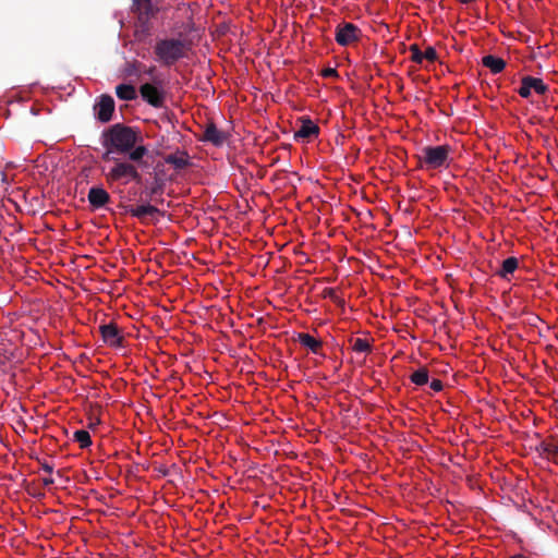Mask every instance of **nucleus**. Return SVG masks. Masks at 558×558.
Wrapping results in <instances>:
<instances>
[{"label":"nucleus","instance_id":"f257e3e1","mask_svg":"<svg viewBox=\"0 0 558 558\" xmlns=\"http://www.w3.org/2000/svg\"><path fill=\"white\" fill-rule=\"evenodd\" d=\"M142 141V136L131 126L117 123L112 125L106 133L105 145L108 147L107 157L111 151L128 154L130 161L136 162L138 167L146 166L143 157L148 150L144 145H137Z\"/></svg>","mask_w":558,"mask_h":558},{"label":"nucleus","instance_id":"f03ea898","mask_svg":"<svg viewBox=\"0 0 558 558\" xmlns=\"http://www.w3.org/2000/svg\"><path fill=\"white\" fill-rule=\"evenodd\" d=\"M186 44L178 38H163L156 41L154 53L162 65L171 66L185 56Z\"/></svg>","mask_w":558,"mask_h":558},{"label":"nucleus","instance_id":"7ed1b4c3","mask_svg":"<svg viewBox=\"0 0 558 558\" xmlns=\"http://www.w3.org/2000/svg\"><path fill=\"white\" fill-rule=\"evenodd\" d=\"M451 148L448 145L425 146L418 155L420 167L432 170L448 168L450 163L449 153Z\"/></svg>","mask_w":558,"mask_h":558},{"label":"nucleus","instance_id":"20e7f679","mask_svg":"<svg viewBox=\"0 0 558 558\" xmlns=\"http://www.w3.org/2000/svg\"><path fill=\"white\" fill-rule=\"evenodd\" d=\"M114 165L106 174L108 182H118L125 180L124 183H128V180H133L136 183L142 182V175L137 170V163L130 161L128 157L123 160L113 158Z\"/></svg>","mask_w":558,"mask_h":558},{"label":"nucleus","instance_id":"39448f33","mask_svg":"<svg viewBox=\"0 0 558 558\" xmlns=\"http://www.w3.org/2000/svg\"><path fill=\"white\" fill-rule=\"evenodd\" d=\"M362 37V31L353 23H342L336 27L335 39L340 46H349Z\"/></svg>","mask_w":558,"mask_h":558},{"label":"nucleus","instance_id":"423d86ee","mask_svg":"<svg viewBox=\"0 0 558 558\" xmlns=\"http://www.w3.org/2000/svg\"><path fill=\"white\" fill-rule=\"evenodd\" d=\"M549 90V86L542 78L525 75L521 78V85L517 88V93L522 98H530L532 92L537 95H545Z\"/></svg>","mask_w":558,"mask_h":558},{"label":"nucleus","instance_id":"0eeeda50","mask_svg":"<svg viewBox=\"0 0 558 558\" xmlns=\"http://www.w3.org/2000/svg\"><path fill=\"white\" fill-rule=\"evenodd\" d=\"M133 10L138 14L142 33L146 34L149 31L148 21L157 14L158 8L151 3V0H133Z\"/></svg>","mask_w":558,"mask_h":558},{"label":"nucleus","instance_id":"6e6552de","mask_svg":"<svg viewBox=\"0 0 558 558\" xmlns=\"http://www.w3.org/2000/svg\"><path fill=\"white\" fill-rule=\"evenodd\" d=\"M140 94L144 101L155 108L165 106V92L150 83L141 85Z\"/></svg>","mask_w":558,"mask_h":558},{"label":"nucleus","instance_id":"1a4fd4ad","mask_svg":"<svg viewBox=\"0 0 558 558\" xmlns=\"http://www.w3.org/2000/svg\"><path fill=\"white\" fill-rule=\"evenodd\" d=\"M199 140L210 143L216 147H221L228 140V133L219 130L214 122H208L204 126L203 134Z\"/></svg>","mask_w":558,"mask_h":558},{"label":"nucleus","instance_id":"9d476101","mask_svg":"<svg viewBox=\"0 0 558 558\" xmlns=\"http://www.w3.org/2000/svg\"><path fill=\"white\" fill-rule=\"evenodd\" d=\"M102 340L110 347H122L124 337L114 323L104 324L99 326Z\"/></svg>","mask_w":558,"mask_h":558},{"label":"nucleus","instance_id":"9b49d317","mask_svg":"<svg viewBox=\"0 0 558 558\" xmlns=\"http://www.w3.org/2000/svg\"><path fill=\"white\" fill-rule=\"evenodd\" d=\"M95 110L96 117L100 122H109L114 111L113 98L110 95H101L98 102L95 105Z\"/></svg>","mask_w":558,"mask_h":558},{"label":"nucleus","instance_id":"f8f14e48","mask_svg":"<svg viewBox=\"0 0 558 558\" xmlns=\"http://www.w3.org/2000/svg\"><path fill=\"white\" fill-rule=\"evenodd\" d=\"M301 126L300 129L294 133V138L299 140H306L310 141L312 137L317 136L319 134V126L314 123L310 118H301Z\"/></svg>","mask_w":558,"mask_h":558},{"label":"nucleus","instance_id":"ddd939ff","mask_svg":"<svg viewBox=\"0 0 558 558\" xmlns=\"http://www.w3.org/2000/svg\"><path fill=\"white\" fill-rule=\"evenodd\" d=\"M87 198L90 206H93L94 208H101L109 203L110 195L105 189L99 186H93L88 191Z\"/></svg>","mask_w":558,"mask_h":558},{"label":"nucleus","instance_id":"4468645a","mask_svg":"<svg viewBox=\"0 0 558 558\" xmlns=\"http://www.w3.org/2000/svg\"><path fill=\"white\" fill-rule=\"evenodd\" d=\"M536 450L542 457L558 464V444L554 442L553 440H543L536 447Z\"/></svg>","mask_w":558,"mask_h":558},{"label":"nucleus","instance_id":"2eb2a0df","mask_svg":"<svg viewBox=\"0 0 558 558\" xmlns=\"http://www.w3.org/2000/svg\"><path fill=\"white\" fill-rule=\"evenodd\" d=\"M165 161L177 170H183L191 166L190 157L184 150L167 155Z\"/></svg>","mask_w":558,"mask_h":558},{"label":"nucleus","instance_id":"dca6fc26","mask_svg":"<svg viewBox=\"0 0 558 558\" xmlns=\"http://www.w3.org/2000/svg\"><path fill=\"white\" fill-rule=\"evenodd\" d=\"M125 211L129 213L131 216L144 219L146 216H153L155 214H159V209L150 204L140 205L136 207L132 206H125Z\"/></svg>","mask_w":558,"mask_h":558},{"label":"nucleus","instance_id":"f3484780","mask_svg":"<svg viewBox=\"0 0 558 558\" xmlns=\"http://www.w3.org/2000/svg\"><path fill=\"white\" fill-rule=\"evenodd\" d=\"M482 63L484 66L488 68L493 74H498L506 68V61L493 54L483 57Z\"/></svg>","mask_w":558,"mask_h":558},{"label":"nucleus","instance_id":"a211bd4d","mask_svg":"<svg viewBox=\"0 0 558 558\" xmlns=\"http://www.w3.org/2000/svg\"><path fill=\"white\" fill-rule=\"evenodd\" d=\"M519 266V260L517 257H508L501 263V268L496 271V275L500 278L507 279L508 275L513 274Z\"/></svg>","mask_w":558,"mask_h":558},{"label":"nucleus","instance_id":"6ab92c4d","mask_svg":"<svg viewBox=\"0 0 558 558\" xmlns=\"http://www.w3.org/2000/svg\"><path fill=\"white\" fill-rule=\"evenodd\" d=\"M298 339L303 347L307 348L315 354H317L323 347L322 341L315 339L310 333H299Z\"/></svg>","mask_w":558,"mask_h":558},{"label":"nucleus","instance_id":"aec40b11","mask_svg":"<svg viewBox=\"0 0 558 558\" xmlns=\"http://www.w3.org/2000/svg\"><path fill=\"white\" fill-rule=\"evenodd\" d=\"M118 98L122 100H133L136 98V89L130 84H120L116 87Z\"/></svg>","mask_w":558,"mask_h":558},{"label":"nucleus","instance_id":"412c9836","mask_svg":"<svg viewBox=\"0 0 558 558\" xmlns=\"http://www.w3.org/2000/svg\"><path fill=\"white\" fill-rule=\"evenodd\" d=\"M163 181L161 179L156 178L154 184L150 187L146 189L144 193L148 196L150 201H157L156 197L161 196L163 193Z\"/></svg>","mask_w":558,"mask_h":558},{"label":"nucleus","instance_id":"4be33fe9","mask_svg":"<svg viewBox=\"0 0 558 558\" xmlns=\"http://www.w3.org/2000/svg\"><path fill=\"white\" fill-rule=\"evenodd\" d=\"M428 369L426 367H421L410 375V380L416 386L426 385L428 383Z\"/></svg>","mask_w":558,"mask_h":558},{"label":"nucleus","instance_id":"5701e85b","mask_svg":"<svg viewBox=\"0 0 558 558\" xmlns=\"http://www.w3.org/2000/svg\"><path fill=\"white\" fill-rule=\"evenodd\" d=\"M73 439L78 442L81 448H87L92 445V438L87 430L77 429L73 434Z\"/></svg>","mask_w":558,"mask_h":558},{"label":"nucleus","instance_id":"b1692460","mask_svg":"<svg viewBox=\"0 0 558 558\" xmlns=\"http://www.w3.org/2000/svg\"><path fill=\"white\" fill-rule=\"evenodd\" d=\"M351 342H352V349L355 352H359V353L372 352V344L369 343V341L367 339L355 338V339H351Z\"/></svg>","mask_w":558,"mask_h":558},{"label":"nucleus","instance_id":"393cba45","mask_svg":"<svg viewBox=\"0 0 558 558\" xmlns=\"http://www.w3.org/2000/svg\"><path fill=\"white\" fill-rule=\"evenodd\" d=\"M411 52V60L417 64H422L424 60L423 52L420 50L418 46L416 44H413L409 48Z\"/></svg>","mask_w":558,"mask_h":558},{"label":"nucleus","instance_id":"a878e982","mask_svg":"<svg viewBox=\"0 0 558 558\" xmlns=\"http://www.w3.org/2000/svg\"><path fill=\"white\" fill-rule=\"evenodd\" d=\"M424 60H427L429 62H435L437 60V51L434 47L429 46L425 49L423 52Z\"/></svg>","mask_w":558,"mask_h":558},{"label":"nucleus","instance_id":"bb28decb","mask_svg":"<svg viewBox=\"0 0 558 558\" xmlns=\"http://www.w3.org/2000/svg\"><path fill=\"white\" fill-rule=\"evenodd\" d=\"M323 296L324 298H328V299L332 300L336 303L340 302V299H339V296L337 294V291L333 288H325L324 291H323Z\"/></svg>","mask_w":558,"mask_h":558},{"label":"nucleus","instance_id":"cd10ccee","mask_svg":"<svg viewBox=\"0 0 558 558\" xmlns=\"http://www.w3.org/2000/svg\"><path fill=\"white\" fill-rule=\"evenodd\" d=\"M322 75H323L324 77H336V76H338V72H337V70H336V69H333V68H327V69H324V70L322 71Z\"/></svg>","mask_w":558,"mask_h":558},{"label":"nucleus","instance_id":"c85d7f7f","mask_svg":"<svg viewBox=\"0 0 558 558\" xmlns=\"http://www.w3.org/2000/svg\"><path fill=\"white\" fill-rule=\"evenodd\" d=\"M430 388L436 392L441 391L444 388L442 381L440 379H433L430 381Z\"/></svg>","mask_w":558,"mask_h":558},{"label":"nucleus","instance_id":"c756f323","mask_svg":"<svg viewBox=\"0 0 558 558\" xmlns=\"http://www.w3.org/2000/svg\"><path fill=\"white\" fill-rule=\"evenodd\" d=\"M41 469H43L45 472L49 473V474H51V473L53 472V465H52V464H49V463H47V462H43V463H41Z\"/></svg>","mask_w":558,"mask_h":558},{"label":"nucleus","instance_id":"7c9ffc66","mask_svg":"<svg viewBox=\"0 0 558 558\" xmlns=\"http://www.w3.org/2000/svg\"><path fill=\"white\" fill-rule=\"evenodd\" d=\"M43 484H44V486H46V487H47V486H50V485H52V484H53V478H52V477H45V478H43Z\"/></svg>","mask_w":558,"mask_h":558},{"label":"nucleus","instance_id":"2f4dec72","mask_svg":"<svg viewBox=\"0 0 558 558\" xmlns=\"http://www.w3.org/2000/svg\"><path fill=\"white\" fill-rule=\"evenodd\" d=\"M155 70H156V68H155V66H150V68L146 71V73H147L148 75H153V73L155 72Z\"/></svg>","mask_w":558,"mask_h":558}]
</instances>
